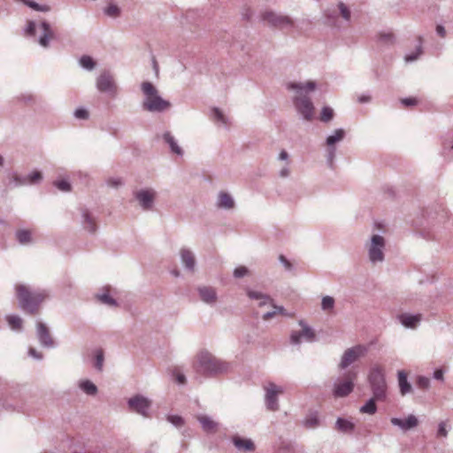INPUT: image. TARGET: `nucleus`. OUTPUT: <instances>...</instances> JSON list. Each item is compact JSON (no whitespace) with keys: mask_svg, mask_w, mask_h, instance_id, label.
Here are the masks:
<instances>
[{"mask_svg":"<svg viewBox=\"0 0 453 453\" xmlns=\"http://www.w3.org/2000/svg\"><path fill=\"white\" fill-rule=\"evenodd\" d=\"M36 335H37L40 344L42 347L48 348V349H52L55 347V342H54L53 339L51 338L50 330L44 323L40 322V321L37 322Z\"/></svg>","mask_w":453,"mask_h":453,"instance_id":"16","label":"nucleus"},{"mask_svg":"<svg viewBox=\"0 0 453 453\" xmlns=\"http://www.w3.org/2000/svg\"><path fill=\"white\" fill-rule=\"evenodd\" d=\"M80 389L88 395H96L97 394V387L89 380L79 381Z\"/></svg>","mask_w":453,"mask_h":453,"instance_id":"31","label":"nucleus"},{"mask_svg":"<svg viewBox=\"0 0 453 453\" xmlns=\"http://www.w3.org/2000/svg\"><path fill=\"white\" fill-rule=\"evenodd\" d=\"M379 42L385 45H392L395 42V37L391 32H381L378 35Z\"/></svg>","mask_w":453,"mask_h":453,"instance_id":"40","label":"nucleus"},{"mask_svg":"<svg viewBox=\"0 0 453 453\" xmlns=\"http://www.w3.org/2000/svg\"><path fill=\"white\" fill-rule=\"evenodd\" d=\"M441 155L446 158V159H451L452 157H453V145H444L442 150H441Z\"/></svg>","mask_w":453,"mask_h":453,"instance_id":"56","label":"nucleus"},{"mask_svg":"<svg viewBox=\"0 0 453 453\" xmlns=\"http://www.w3.org/2000/svg\"><path fill=\"white\" fill-rule=\"evenodd\" d=\"M211 117L214 122L221 124L225 127L230 125L229 118L218 107H213L211 110Z\"/></svg>","mask_w":453,"mask_h":453,"instance_id":"27","label":"nucleus"},{"mask_svg":"<svg viewBox=\"0 0 453 453\" xmlns=\"http://www.w3.org/2000/svg\"><path fill=\"white\" fill-rule=\"evenodd\" d=\"M325 24L336 28L342 27V24L339 21V12L336 8L327 9L324 12Z\"/></svg>","mask_w":453,"mask_h":453,"instance_id":"22","label":"nucleus"},{"mask_svg":"<svg viewBox=\"0 0 453 453\" xmlns=\"http://www.w3.org/2000/svg\"><path fill=\"white\" fill-rule=\"evenodd\" d=\"M401 103L406 107H411L416 105L418 100L415 97H405L401 100Z\"/></svg>","mask_w":453,"mask_h":453,"instance_id":"59","label":"nucleus"},{"mask_svg":"<svg viewBox=\"0 0 453 453\" xmlns=\"http://www.w3.org/2000/svg\"><path fill=\"white\" fill-rule=\"evenodd\" d=\"M262 19L269 26L280 29L292 27L294 25V21L290 17L273 11L264 12Z\"/></svg>","mask_w":453,"mask_h":453,"instance_id":"13","label":"nucleus"},{"mask_svg":"<svg viewBox=\"0 0 453 453\" xmlns=\"http://www.w3.org/2000/svg\"><path fill=\"white\" fill-rule=\"evenodd\" d=\"M143 94L142 107L144 111L152 113H162L172 107L170 101L164 99L157 88L150 81H143L141 84Z\"/></svg>","mask_w":453,"mask_h":453,"instance_id":"3","label":"nucleus"},{"mask_svg":"<svg viewBox=\"0 0 453 453\" xmlns=\"http://www.w3.org/2000/svg\"><path fill=\"white\" fill-rule=\"evenodd\" d=\"M79 64L83 69L88 71H92L96 66V62L94 59L87 55L81 57L79 59Z\"/></svg>","mask_w":453,"mask_h":453,"instance_id":"39","label":"nucleus"},{"mask_svg":"<svg viewBox=\"0 0 453 453\" xmlns=\"http://www.w3.org/2000/svg\"><path fill=\"white\" fill-rule=\"evenodd\" d=\"M398 385L402 395H405L411 392V385L407 380V374L404 371L397 372Z\"/></svg>","mask_w":453,"mask_h":453,"instance_id":"28","label":"nucleus"},{"mask_svg":"<svg viewBox=\"0 0 453 453\" xmlns=\"http://www.w3.org/2000/svg\"><path fill=\"white\" fill-rule=\"evenodd\" d=\"M162 138L165 143L169 145L171 151L178 156L183 155V150L179 146L176 139L171 132L166 131L162 134Z\"/></svg>","mask_w":453,"mask_h":453,"instance_id":"24","label":"nucleus"},{"mask_svg":"<svg viewBox=\"0 0 453 453\" xmlns=\"http://www.w3.org/2000/svg\"><path fill=\"white\" fill-rule=\"evenodd\" d=\"M180 257L184 268L190 273H194L196 265L195 254L189 249L182 248L180 250Z\"/></svg>","mask_w":453,"mask_h":453,"instance_id":"20","label":"nucleus"},{"mask_svg":"<svg viewBox=\"0 0 453 453\" xmlns=\"http://www.w3.org/2000/svg\"><path fill=\"white\" fill-rule=\"evenodd\" d=\"M247 295L252 300H257V301L260 300V299L269 300V296L267 295H265V294H263L262 292H259V291H255V290L248 289L247 290Z\"/></svg>","mask_w":453,"mask_h":453,"instance_id":"48","label":"nucleus"},{"mask_svg":"<svg viewBox=\"0 0 453 453\" xmlns=\"http://www.w3.org/2000/svg\"><path fill=\"white\" fill-rule=\"evenodd\" d=\"M6 321L11 327V329L14 331H21L23 320L18 315H7L6 316Z\"/></svg>","mask_w":453,"mask_h":453,"instance_id":"34","label":"nucleus"},{"mask_svg":"<svg viewBox=\"0 0 453 453\" xmlns=\"http://www.w3.org/2000/svg\"><path fill=\"white\" fill-rule=\"evenodd\" d=\"M338 12L342 16L343 21L348 24L350 20V11L348 8L347 5H345L343 3H340L338 4Z\"/></svg>","mask_w":453,"mask_h":453,"instance_id":"43","label":"nucleus"},{"mask_svg":"<svg viewBox=\"0 0 453 453\" xmlns=\"http://www.w3.org/2000/svg\"><path fill=\"white\" fill-rule=\"evenodd\" d=\"M280 263L285 267L286 270L291 271L293 269L292 264L287 259L284 255L279 256Z\"/></svg>","mask_w":453,"mask_h":453,"instance_id":"58","label":"nucleus"},{"mask_svg":"<svg viewBox=\"0 0 453 453\" xmlns=\"http://www.w3.org/2000/svg\"><path fill=\"white\" fill-rule=\"evenodd\" d=\"M287 88L295 93L293 96L294 106L304 120L311 121L314 116V106L309 96L311 92L317 88V82H289Z\"/></svg>","mask_w":453,"mask_h":453,"instance_id":"1","label":"nucleus"},{"mask_svg":"<svg viewBox=\"0 0 453 453\" xmlns=\"http://www.w3.org/2000/svg\"><path fill=\"white\" fill-rule=\"evenodd\" d=\"M167 420L176 427H180L184 424L183 418L178 415L168 416Z\"/></svg>","mask_w":453,"mask_h":453,"instance_id":"51","label":"nucleus"},{"mask_svg":"<svg viewBox=\"0 0 453 453\" xmlns=\"http://www.w3.org/2000/svg\"><path fill=\"white\" fill-rule=\"evenodd\" d=\"M197 292L200 299L209 305H214L218 299V294L216 288L209 286H199Z\"/></svg>","mask_w":453,"mask_h":453,"instance_id":"17","label":"nucleus"},{"mask_svg":"<svg viewBox=\"0 0 453 453\" xmlns=\"http://www.w3.org/2000/svg\"><path fill=\"white\" fill-rule=\"evenodd\" d=\"M16 238L20 244H28L32 242V233L27 229H20L16 232Z\"/></svg>","mask_w":453,"mask_h":453,"instance_id":"35","label":"nucleus"},{"mask_svg":"<svg viewBox=\"0 0 453 453\" xmlns=\"http://www.w3.org/2000/svg\"><path fill=\"white\" fill-rule=\"evenodd\" d=\"M28 354L30 357L37 359V360H41L42 359L43 356L42 353L38 352L36 349H35L34 348H30L28 349Z\"/></svg>","mask_w":453,"mask_h":453,"instance_id":"62","label":"nucleus"},{"mask_svg":"<svg viewBox=\"0 0 453 453\" xmlns=\"http://www.w3.org/2000/svg\"><path fill=\"white\" fill-rule=\"evenodd\" d=\"M279 160L286 161V164L289 165V155L286 150H281L278 157Z\"/></svg>","mask_w":453,"mask_h":453,"instance_id":"64","label":"nucleus"},{"mask_svg":"<svg viewBox=\"0 0 453 453\" xmlns=\"http://www.w3.org/2000/svg\"><path fill=\"white\" fill-rule=\"evenodd\" d=\"M357 373L349 372L344 376H338L333 380L331 393L334 398H343L352 393Z\"/></svg>","mask_w":453,"mask_h":453,"instance_id":"6","label":"nucleus"},{"mask_svg":"<svg viewBox=\"0 0 453 453\" xmlns=\"http://www.w3.org/2000/svg\"><path fill=\"white\" fill-rule=\"evenodd\" d=\"M16 295L19 307L30 314L35 313L39 305L50 296L46 290L32 291L24 284L16 286Z\"/></svg>","mask_w":453,"mask_h":453,"instance_id":"4","label":"nucleus"},{"mask_svg":"<svg viewBox=\"0 0 453 453\" xmlns=\"http://www.w3.org/2000/svg\"><path fill=\"white\" fill-rule=\"evenodd\" d=\"M299 325L302 326L301 331H293L290 334V342L293 345H299L303 341L314 342L315 333L313 329L309 326L303 320L299 321Z\"/></svg>","mask_w":453,"mask_h":453,"instance_id":"15","label":"nucleus"},{"mask_svg":"<svg viewBox=\"0 0 453 453\" xmlns=\"http://www.w3.org/2000/svg\"><path fill=\"white\" fill-rule=\"evenodd\" d=\"M54 186L63 192H70L72 189L71 184L65 180H56Z\"/></svg>","mask_w":453,"mask_h":453,"instance_id":"49","label":"nucleus"},{"mask_svg":"<svg viewBox=\"0 0 453 453\" xmlns=\"http://www.w3.org/2000/svg\"><path fill=\"white\" fill-rule=\"evenodd\" d=\"M422 52H423L422 37L418 36V45L417 46L416 50L414 52L408 53L405 55V57H404L405 62L411 63V62L416 61L419 58V56L422 54Z\"/></svg>","mask_w":453,"mask_h":453,"instance_id":"36","label":"nucleus"},{"mask_svg":"<svg viewBox=\"0 0 453 453\" xmlns=\"http://www.w3.org/2000/svg\"><path fill=\"white\" fill-rule=\"evenodd\" d=\"M197 420L205 433H215L219 424L207 415H199Z\"/></svg>","mask_w":453,"mask_h":453,"instance_id":"23","label":"nucleus"},{"mask_svg":"<svg viewBox=\"0 0 453 453\" xmlns=\"http://www.w3.org/2000/svg\"><path fill=\"white\" fill-rule=\"evenodd\" d=\"M448 436V428H447V422L446 421H441L438 425L437 429V437H447Z\"/></svg>","mask_w":453,"mask_h":453,"instance_id":"53","label":"nucleus"},{"mask_svg":"<svg viewBox=\"0 0 453 453\" xmlns=\"http://www.w3.org/2000/svg\"><path fill=\"white\" fill-rule=\"evenodd\" d=\"M106 184H107V186H109L111 188H118L119 187L123 185V181L119 177H112V178H109L106 180Z\"/></svg>","mask_w":453,"mask_h":453,"instance_id":"54","label":"nucleus"},{"mask_svg":"<svg viewBox=\"0 0 453 453\" xmlns=\"http://www.w3.org/2000/svg\"><path fill=\"white\" fill-rule=\"evenodd\" d=\"M319 425V419L316 412L310 413L303 420V426L310 429H314Z\"/></svg>","mask_w":453,"mask_h":453,"instance_id":"38","label":"nucleus"},{"mask_svg":"<svg viewBox=\"0 0 453 453\" xmlns=\"http://www.w3.org/2000/svg\"><path fill=\"white\" fill-rule=\"evenodd\" d=\"M73 116L78 119H88L89 117L88 111L85 108H78L74 111Z\"/></svg>","mask_w":453,"mask_h":453,"instance_id":"52","label":"nucleus"},{"mask_svg":"<svg viewBox=\"0 0 453 453\" xmlns=\"http://www.w3.org/2000/svg\"><path fill=\"white\" fill-rule=\"evenodd\" d=\"M376 401H378L377 398L372 395V397L360 407L359 411L361 413L373 415L377 411Z\"/></svg>","mask_w":453,"mask_h":453,"instance_id":"33","label":"nucleus"},{"mask_svg":"<svg viewBox=\"0 0 453 453\" xmlns=\"http://www.w3.org/2000/svg\"><path fill=\"white\" fill-rule=\"evenodd\" d=\"M335 427L342 433H351L355 428V425L350 420L338 418L335 422Z\"/></svg>","mask_w":453,"mask_h":453,"instance_id":"32","label":"nucleus"},{"mask_svg":"<svg viewBox=\"0 0 453 453\" xmlns=\"http://www.w3.org/2000/svg\"><path fill=\"white\" fill-rule=\"evenodd\" d=\"M398 321L406 328L415 329L418 326L422 320L420 313H402L397 316Z\"/></svg>","mask_w":453,"mask_h":453,"instance_id":"18","label":"nucleus"},{"mask_svg":"<svg viewBox=\"0 0 453 453\" xmlns=\"http://www.w3.org/2000/svg\"><path fill=\"white\" fill-rule=\"evenodd\" d=\"M368 383L372 395L378 402H384L387 399L388 385L384 369L380 365L372 366L368 373Z\"/></svg>","mask_w":453,"mask_h":453,"instance_id":"5","label":"nucleus"},{"mask_svg":"<svg viewBox=\"0 0 453 453\" xmlns=\"http://www.w3.org/2000/svg\"><path fill=\"white\" fill-rule=\"evenodd\" d=\"M249 273V270L245 266H238L234 270V276L235 278H242L246 276Z\"/></svg>","mask_w":453,"mask_h":453,"instance_id":"57","label":"nucleus"},{"mask_svg":"<svg viewBox=\"0 0 453 453\" xmlns=\"http://www.w3.org/2000/svg\"><path fill=\"white\" fill-rule=\"evenodd\" d=\"M335 301L330 296H325L321 300V310L325 312L330 313L334 311Z\"/></svg>","mask_w":453,"mask_h":453,"instance_id":"37","label":"nucleus"},{"mask_svg":"<svg viewBox=\"0 0 453 453\" xmlns=\"http://www.w3.org/2000/svg\"><path fill=\"white\" fill-rule=\"evenodd\" d=\"M127 403L130 411L134 412L145 418L150 417V408L152 402L148 397L137 394L128 398Z\"/></svg>","mask_w":453,"mask_h":453,"instance_id":"10","label":"nucleus"},{"mask_svg":"<svg viewBox=\"0 0 453 453\" xmlns=\"http://www.w3.org/2000/svg\"><path fill=\"white\" fill-rule=\"evenodd\" d=\"M104 13L108 16V17H111V18H118L120 13H121V10L120 8L115 4H109L104 9Z\"/></svg>","mask_w":453,"mask_h":453,"instance_id":"41","label":"nucleus"},{"mask_svg":"<svg viewBox=\"0 0 453 453\" xmlns=\"http://www.w3.org/2000/svg\"><path fill=\"white\" fill-rule=\"evenodd\" d=\"M273 308L276 309L277 314H280L282 316L286 317H291L292 315L290 313H288L283 306H278L272 304Z\"/></svg>","mask_w":453,"mask_h":453,"instance_id":"63","label":"nucleus"},{"mask_svg":"<svg viewBox=\"0 0 453 453\" xmlns=\"http://www.w3.org/2000/svg\"><path fill=\"white\" fill-rule=\"evenodd\" d=\"M96 87L99 92L107 93L112 97L118 94V86L112 74L109 71H104L97 77Z\"/></svg>","mask_w":453,"mask_h":453,"instance_id":"12","label":"nucleus"},{"mask_svg":"<svg viewBox=\"0 0 453 453\" xmlns=\"http://www.w3.org/2000/svg\"><path fill=\"white\" fill-rule=\"evenodd\" d=\"M367 352V348L364 345L358 344L352 348L347 349L341 358L339 363L340 369H346L359 357H364Z\"/></svg>","mask_w":453,"mask_h":453,"instance_id":"14","label":"nucleus"},{"mask_svg":"<svg viewBox=\"0 0 453 453\" xmlns=\"http://www.w3.org/2000/svg\"><path fill=\"white\" fill-rule=\"evenodd\" d=\"M290 175V168L289 165L286 164L279 172V176L280 178H288Z\"/></svg>","mask_w":453,"mask_h":453,"instance_id":"60","label":"nucleus"},{"mask_svg":"<svg viewBox=\"0 0 453 453\" xmlns=\"http://www.w3.org/2000/svg\"><path fill=\"white\" fill-rule=\"evenodd\" d=\"M390 422L393 426H398L403 432L415 428L418 425V418L411 414L405 419L392 418Z\"/></svg>","mask_w":453,"mask_h":453,"instance_id":"19","label":"nucleus"},{"mask_svg":"<svg viewBox=\"0 0 453 453\" xmlns=\"http://www.w3.org/2000/svg\"><path fill=\"white\" fill-rule=\"evenodd\" d=\"M336 156V148L327 147L326 150V163L330 168L334 167V158Z\"/></svg>","mask_w":453,"mask_h":453,"instance_id":"47","label":"nucleus"},{"mask_svg":"<svg viewBox=\"0 0 453 453\" xmlns=\"http://www.w3.org/2000/svg\"><path fill=\"white\" fill-rule=\"evenodd\" d=\"M265 390V404L267 410L276 411L279 410L278 396L284 393V388L281 386L269 381L264 385Z\"/></svg>","mask_w":453,"mask_h":453,"instance_id":"11","label":"nucleus"},{"mask_svg":"<svg viewBox=\"0 0 453 453\" xmlns=\"http://www.w3.org/2000/svg\"><path fill=\"white\" fill-rule=\"evenodd\" d=\"M417 385L418 388L427 389L430 387V380L425 376H419L417 380Z\"/></svg>","mask_w":453,"mask_h":453,"instance_id":"55","label":"nucleus"},{"mask_svg":"<svg viewBox=\"0 0 453 453\" xmlns=\"http://www.w3.org/2000/svg\"><path fill=\"white\" fill-rule=\"evenodd\" d=\"M134 199L139 207L144 211H150L154 209L157 192L151 187H145L133 190Z\"/></svg>","mask_w":453,"mask_h":453,"instance_id":"9","label":"nucleus"},{"mask_svg":"<svg viewBox=\"0 0 453 453\" xmlns=\"http://www.w3.org/2000/svg\"><path fill=\"white\" fill-rule=\"evenodd\" d=\"M29 185L39 183L42 180V174L38 171H34L27 175Z\"/></svg>","mask_w":453,"mask_h":453,"instance_id":"46","label":"nucleus"},{"mask_svg":"<svg viewBox=\"0 0 453 453\" xmlns=\"http://www.w3.org/2000/svg\"><path fill=\"white\" fill-rule=\"evenodd\" d=\"M232 441L239 450L250 452L255 449V445L250 439H243L235 435L232 438Z\"/></svg>","mask_w":453,"mask_h":453,"instance_id":"25","label":"nucleus"},{"mask_svg":"<svg viewBox=\"0 0 453 453\" xmlns=\"http://www.w3.org/2000/svg\"><path fill=\"white\" fill-rule=\"evenodd\" d=\"M10 185L13 187H20L29 185V180H27V175H19L13 174L11 180Z\"/></svg>","mask_w":453,"mask_h":453,"instance_id":"42","label":"nucleus"},{"mask_svg":"<svg viewBox=\"0 0 453 453\" xmlns=\"http://www.w3.org/2000/svg\"><path fill=\"white\" fill-rule=\"evenodd\" d=\"M334 117V111L332 108L328 107V106H325L322 108L321 110V113H320V120L322 122H329L330 120H332Z\"/></svg>","mask_w":453,"mask_h":453,"instance_id":"44","label":"nucleus"},{"mask_svg":"<svg viewBox=\"0 0 453 453\" xmlns=\"http://www.w3.org/2000/svg\"><path fill=\"white\" fill-rule=\"evenodd\" d=\"M385 247V238L379 234H372L370 241L365 244L368 258L372 264L375 265L384 261Z\"/></svg>","mask_w":453,"mask_h":453,"instance_id":"8","label":"nucleus"},{"mask_svg":"<svg viewBox=\"0 0 453 453\" xmlns=\"http://www.w3.org/2000/svg\"><path fill=\"white\" fill-rule=\"evenodd\" d=\"M82 226L86 231L92 234L96 231V221L87 210H83L82 211Z\"/></svg>","mask_w":453,"mask_h":453,"instance_id":"30","label":"nucleus"},{"mask_svg":"<svg viewBox=\"0 0 453 453\" xmlns=\"http://www.w3.org/2000/svg\"><path fill=\"white\" fill-rule=\"evenodd\" d=\"M216 206L219 209L229 211L234 208L235 202L231 194L226 191H219L216 200Z\"/></svg>","mask_w":453,"mask_h":453,"instance_id":"21","label":"nucleus"},{"mask_svg":"<svg viewBox=\"0 0 453 453\" xmlns=\"http://www.w3.org/2000/svg\"><path fill=\"white\" fill-rule=\"evenodd\" d=\"M104 357L103 351L97 350L96 353V358H95V364H94L96 369H97L98 371H102L103 366H104Z\"/></svg>","mask_w":453,"mask_h":453,"instance_id":"50","label":"nucleus"},{"mask_svg":"<svg viewBox=\"0 0 453 453\" xmlns=\"http://www.w3.org/2000/svg\"><path fill=\"white\" fill-rule=\"evenodd\" d=\"M110 290V287H104V288H102L101 292H99L96 295V298L100 303L104 304H106L111 307H116L118 306V302L116 301V299L111 296Z\"/></svg>","mask_w":453,"mask_h":453,"instance_id":"26","label":"nucleus"},{"mask_svg":"<svg viewBox=\"0 0 453 453\" xmlns=\"http://www.w3.org/2000/svg\"><path fill=\"white\" fill-rule=\"evenodd\" d=\"M22 2L29 6L30 8L35 10V11H39V12H48L50 11V7L48 5H40L39 4L34 2V1H30V0H22Z\"/></svg>","mask_w":453,"mask_h":453,"instance_id":"45","label":"nucleus"},{"mask_svg":"<svg viewBox=\"0 0 453 453\" xmlns=\"http://www.w3.org/2000/svg\"><path fill=\"white\" fill-rule=\"evenodd\" d=\"M230 368L229 363L215 357L207 350H202L196 356V370L205 377H214L226 373Z\"/></svg>","mask_w":453,"mask_h":453,"instance_id":"2","label":"nucleus"},{"mask_svg":"<svg viewBox=\"0 0 453 453\" xmlns=\"http://www.w3.org/2000/svg\"><path fill=\"white\" fill-rule=\"evenodd\" d=\"M345 137V131L342 128L335 129L333 134L328 135L326 139L327 147L336 148L335 144L342 142Z\"/></svg>","mask_w":453,"mask_h":453,"instance_id":"29","label":"nucleus"},{"mask_svg":"<svg viewBox=\"0 0 453 453\" xmlns=\"http://www.w3.org/2000/svg\"><path fill=\"white\" fill-rule=\"evenodd\" d=\"M173 376L175 378V380L179 383V384H185L186 383V377L183 373L178 372V371H174L173 372Z\"/></svg>","mask_w":453,"mask_h":453,"instance_id":"61","label":"nucleus"},{"mask_svg":"<svg viewBox=\"0 0 453 453\" xmlns=\"http://www.w3.org/2000/svg\"><path fill=\"white\" fill-rule=\"evenodd\" d=\"M24 32L29 36H35L39 32L38 43L43 48L49 47L50 40L54 36L53 30L47 21H42L37 25L35 21L30 20L27 22Z\"/></svg>","mask_w":453,"mask_h":453,"instance_id":"7","label":"nucleus"}]
</instances>
